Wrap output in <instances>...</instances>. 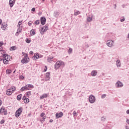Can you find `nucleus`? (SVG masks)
I'll return each instance as SVG.
<instances>
[{
  "label": "nucleus",
  "instance_id": "obj_1",
  "mask_svg": "<svg viewBox=\"0 0 129 129\" xmlns=\"http://www.w3.org/2000/svg\"><path fill=\"white\" fill-rule=\"evenodd\" d=\"M3 63L5 65H8L9 64V62L10 61V60H11V56L10 55L4 54L3 55Z\"/></svg>",
  "mask_w": 129,
  "mask_h": 129
},
{
  "label": "nucleus",
  "instance_id": "obj_2",
  "mask_svg": "<svg viewBox=\"0 0 129 129\" xmlns=\"http://www.w3.org/2000/svg\"><path fill=\"white\" fill-rule=\"evenodd\" d=\"M22 54L24 55V57H23L21 60L22 63H23V64L28 63L30 61V58H29V56H28V54L24 52H22Z\"/></svg>",
  "mask_w": 129,
  "mask_h": 129
},
{
  "label": "nucleus",
  "instance_id": "obj_3",
  "mask_svg": "<svg viewBox=\"0 0 129 129\" xmlns=\"http://www.w3.org/2000/svg\"><path fill=\"white\" fill-rule=\"evenodd\" d=\"M65 64L64 63V62L62 61H57L55 64H54V68L55 70H57V69H59L61 66H64Z\"/></svg>",
  "mask_w": 129,
  "mask_h": 129
},
{
  "label": "nucleus",
  "instance_id": "obj_4",
  "mask_svg": "<svg viewBox=\"0 0 129 129\" xmlns=\"http://www.w3.org/2000/svg\"><path fill=\"white\" fill-rule=\"evenodd\" d=\"M15 91H16V87H11L10 89L7 90L6 94L8 96L12 95Z\"/></svg>",
  "mask_w": 129,
  "mask_h": 129
},
{
  "label": "nucleus",
  "instance_id": "obj_5",
  "mask_svg": "<svg viewBox=\"0 0 129 129\" xmlns=\"http://www.w3.org/2000/svg\"><path fill=\"white\" fill-rule=\"evenodd\" d=\"M31 88H34V86L31 84L26 85L25 86L21 88V91H26V90H30Z\"/></svg>",
  "mask_w": 129,
  "mask_h": 129
},
{
  "label": "nucleus",
  "instance_id": "obj_6",
  "mask_svg": "<svg viewBox=\"0 0 129 129\" xmlns=\"http://www.w3.org/2000/svg\"><path fill=\"white\" fill-rule=\"evenodd\" d=\"M48 25H45L44 26L42 27L40 30V33L41 35H44V33L48 30Z\"/></svg>",
  "mask_w": 129,
  "mask_h": 129
},
{
  "label": "nucleus",
  "instance_id": "obj_7",
  "mask_svg": "<svg viewBox=\"0 0 129 129\" xmlns=\"http://www.w3.org/2000/svg\"><path fill=\"white\" fill-rule=\"evenodd\" d=\"M23 112V108L20 107L19 108L16 112L15 116L16 117H19L21 115V114Z\"/></svg>",
  "mask_w": 129,
  "mask_h": 129
},
{
  "label": "nucleus",
  "instance_id": "obj_8",
  "mask_svg": "<svg viewBox=\"0 0 129 129\" xmlns=\"http://www.w3.org/2000/svg\"><path fill=\"white\" fill-rule=\"evenodd\" d=\"M0 113L1 114H2V115H7V114H8V112L5 107H2L0 109Z\"/></svg>",
  "mask_w": 129,
  "mask_h": 129
},
{
  "label": "nucleus",
  "instance_id": "obj_9",
  "mask_svg": "<svg viewBox=\"0 0 129 129\" xmlns=\"http://www.w3.org/2000/svg\"><path fill=\"white\" fill-rule=\"evenodd\" d=\"M106 44L108 47L111 48V47H113L114 46L113 44H114V41L112 40H108L107 41Z\"/></svg>",
  "mask_w": 129,
  "mask_h": 129
},
{
  "label": "nucleus",
  "instance_id": "obj_10",
  "mask_svg": "<svg viewBox=\"0 0 129 129\" xmlns=\"http://www.w3.org/2000/svg\"><path fill=\"white\" fill-rule=\"evenodd\" d=\"M115 86L117 88H120L123 86V84L119 81H118L116 84Z\"/></svg>",
  "mask_w": 129,
  "mask_h": 129
},
{
  "label": "nucleus",
  "instance_id": "obj_11",
  "mask_svg": "<svg viewBox=\"0 0 129 129\" xmlns=\"http://www.w3.org/2000/svg\"><path fill=\"white\" fill-rule=\"evenodd\" d=\"M89 101L90 103H94V102H95V97L93 95L90 96L89 97Z\"/></svg>",
  "mask_w": 129,
  "mask_h": 129
},
{
  "label": "nucleus",
  "instance_id": "obj_12",
  "mask_svg": "<svg viewBox=\"0 0 129 129\" xmlns=\"http://www.w3.org/2000/svg\"><path fill=\"white\" fill-rule=\"evenodd\" d=\"M1 28L2 30H3L4 31H6V29L8 28V24H7L6 23H3Z\"/></svg>",
  "mask_w": 129,
  "mask_h": 129
},
{
  "label": "nucleus",
  "instance_id": "obj_13",
  "mask_svg": "<svg viewBox=\"0 0 129 129\" xmlns=\"http://www.w3.org/2000/svg\"><path fill=\"white\" fill-rule=\"evenodd\" d=\"M23 100L24 101V103H29L30 102V99L29 98H27L25 96L23 97L22 98Z\"/></svg>",
  "mask_w": 129,
  "mask_h": 129
},
{
  "label": "nucleus",
  "instance_id": "obj_14",
  "mask_svg": "<svg viewBox=\"0 0 129 129\" xmlns=\"http://www.w3.org/2000/svg\"><path fill=\"white\" fill-rule=\"evenodd\" d=\"M63 112H60L59 113H56L55 116L56 118H59L60 117H62L63 116Z\"/></svg>",
  "mask_w": 129,
  "mask_h": 129
},
{
  "label": "nucleus",
  "instance_id": "obj_15",
  "mask_svg": "<svg viewBox=\"0 0 129 129\" xmlns=\"http://www.w3.org/2000/svg\"><path fill=\"white\" fill-rule=\"evenodd\" d=\"M41 57L42 56H40V55H39V53H35L33 56V60H37V59H39V58H41Z\"/></svg>",
  "mask_w": 129,
  "mask_h": 129
},
{
  "label": "nucleus",
  "instance_id": "obj_16",
  "mask_svg": "<svg viewBox=\"0 0 129 129\" xmlns=\"http://www.w3.org/2000/svg\"><path fill=\"white\" fill-rule=\"evenodd\" d=\"M22 27H18L17 32L15 33L16 36H19L20 33L22 32Z\"/></svg>",
  "mask_w": 129,
  "mask_h": 129
},
{
  "label": "nucleus",
  "instance_id": "obj_17",
  "mask_svg": "<svg viewBox=\"0 0 129 129\" xmlns=\"http://www.w3.org/2000/svg\"><path fill=\"white\" fill-rule=\"evenodd\" d=\"M50 80V73L47 72L46 73L45 81Z\"/></svg>",
  "mask_w": 129,
  "mask_h": 129
},
{
  "label": "nucleus",
  "instance_id": "obj_18",
  "mask_svg": "<svg viewBox=\"0 0 129 129\" xmlns=\"http://www.w3.org/2000/svg\"><path fill=\"white\" fill-rule=\"evenodd\" d=\"M46 23V18L44 17L41 18V25H44Z\"/></svg>",
  "mask_w": 129,
  "mask_h": 129
},
{
  "label": "nucleus",
  "instance_id": "obj_19",
  "mask_svg": "<svg viewBox=\"0 0 129 129\" xmlns=\"http://www.w3.org/2000/svg\"><path fill=\"white\" fill-rule=\"evenodd\" d=\"M9 5L11 8L13 7L14 5H15V0H10Z\"/></svg>",
  "mask_w": 129,
  "mask_h": 129
},
{
  "label": "nucleus",
  "instance_id": "obj_20",
  "mask_svg": "<svg viewBox=\"0 0 129 129\" xmlns=\"http://www.w3.org/2000/svg\"><path fill=\"white\" fill-rule=\"evenodd\" d=\"M116 66L118 68H120L121 67V63H120V60L119 59H117L116 61Z\"/></svg>",
  "mask_w": 129,
  "mask_h": 129
},
{
  "label": "nucleus",
  "instance_id": "obj_21",
  "mask_svg": "<svg viewBox=\"0 0 129 129\" xmlns=\"http://www.w3.org/2000/svg\"><path fill=\"white\" fill-rule=\"evenodd\" d=\"M46 97H48V94H44L40 97V99H44V98H46Z\"/></svg>",
  "mask_w": 129,
  "mask_h": 129
},
{
  "label": "nucleus",
  "instance_id": "obj_22",
  "mask_svg": "<svg viewBox=\"0 0 129 129\" xmlns=\"http://www.w3.org/2000/svg\"><path fill=\"white\" fill-rule=\"evenodd\" d=\"M46 118V116L42 117V118H41L40 119V121L42 123H43V122H44V121H45Z\"/></svg>",
  "mask_w": 129,
  "mask_h": 129
},
{
  "label": "nucleus",
  "instance_id": "obj_23",
  "mask_svg": "<svg viewBox=\"0 0 129 129\" xmlns=\"http://www.w3.org/2000/svg\"><path fill=\"white\" fill-rule=\"evenodd\" d=\"M87 22H91V21H92V16H89L87 18Z\"/></svg>",
  "mask_w": 129,
  "mask_h": 129
},
{
  "label": "nucleus",
  "instance_id": "obj_24",
  "mask_svg": "<svg viewBox=\"0 0 129 129\" xmlns=\"http://www.w3.org/2000/svg\"><path fill=\"white\" fill-rule=\"evenodd\" d=\"M22 24H23V21H20L17 25L18 28L21 27V25H22Z\"/></svg>",
  "mask_w": 129,
  "mask_h": 129
},
{
  "label": "nucleus",
  "instance_id": "obj_25",
  "mask_svg": "<svg viewBox=\"0 0 129 129\" xmlns=\"http://www.w3.org/2000/svg\"><path fill=\"white\" fill-rule=\"evenodd\" d=\"M0 52H2V54H5L6 53V51L3 50V47L2 46H0Z\"/></svg>",
  "mask_w": 129,
  "mask_h": 129
},
{
  "label": "nucleus",
  "instance_id": "obj_26",
  "mask_svg": "<svg viewBox=\"0 0 129 129\" xmlns=\"http://www.w3.org/2000/svg\"><path fill=\"white\" fill-rule=\"evenodd\" d=\"M30 34L32 36H34V35H35V30H34V29L31 30L30 31Z\"/></svg>",
  "mask_w": 129,
  "mask_h": 129
},
{
  "label": "nucleus",
  "instance_id": "obj_27",
  "mask_svg": "<svg viewBox=\"0 0 129 129\" xmlns=\"http://www.w3.org/2000/svg\"><path fill=\"white\" fill-rule=\"evenodd\" d=\"M17 100H21V99H22V94H20V95H18L17 96Z\"/></svg>",
  "mask_w": 129,
  "mask_h": 129
},
{
  "label": "nucleus",
  "instance_id": "obj_28",
  "mask_svg": "<svg viewBox=\"0 0 129 129\" xmlns=\"http://www.w3.org/2000/svg\"><path fill=\"white\" fill-rule=\"evenodd\" d=\"M26 96H27V97L31 96V91H28V92H26Z\"/></svg>",
  "mask_w": 129,
  "mask_h": 129
},
{
  "label": "nucleus",
  "instance_id": "obj_29",
  "mask_svg": "<svg viewBox=\"0 0 129 129\" xmlns=\"http://www.w3.org/2000/svg\"><path fill=\"white\" fill-rule=\"evenodd\" d=\"M96 74H97V73L96 72V71H94L92 72V76H95L96 75Z\"/></svg>",
  "mask_w": 129,
  "mask_h": 129
},
{
  "label": "nucleus",
  "instance_id": "obj_30",
  "mask_svg": "<svg viewBox=\"0 0 129 129\" xmlns=\"http://www.w3.org/2000/svg\"><path fill=\"white\" fill-rule=\"evenodd\" d=\"M10 73H12V70H6V74H10Z\"/></svg>",
  "mask_w": 129,
  "mask_h": 129
},
{
  "label": "nucleus",
  "instance_id": "obj_31",
  "mask_svg": "<svg viewBox=\"0 0 129 129\" xmlns=\"http://www.w3.org/2000/svg\"><path fill=\"white\" fill-rule=\"evenodd\" d=\"M26 42L28 43H31V39L27 38L26 40Z\"/></svg>",
  "mask_w": 129,
  "mask_h": 129
},
{
  "label": "nucleus",
  "instance_id": "obj_32",
  "mask_svg": "<svg viewBox=\"0 0 129 129\" xmlns=\"http://www.w3.org/2000/svg\"><path fill=\"white\" fill-rule=\"evenodd\" d=\"M35 25H39V24H40V20H36L35 22H34Z\"/></svg>",
  "mask_w": 129,
  "mask_h": 129
},
{
  "label": "nucleus",
  "instance_id": "obj_33",
  "mask_svg": "<svg viewBox=\"0 0 129 129\" xmlns=\"http://www.w3.org/2000/svg\"><path fill=\"white\" fill-rule=\"evenodd\" d=\"M106 97V94H104L101 95V98L103 99V98H105Z\"/></svg>",
  "mask_w": 129,
  "mask_h": 129
},
{
  "label": "nucleus",
  "instance_id": "obj_34",
  "mask_svg": "<svg viewBox=\"0 0 129 129\" xmlns=\"http://www.w3.org/2000/svg\"><path fill=\"white\" fill-rule=\"evenodd\" d=\"M72 51H73L72 48H70L68 51V53L69 54H71V53H72Z\"/></svg>",
  "mask_w": 129,
  "mask_h": 129
},
{
  "label": "nucleus",
  "instance_id": "obj_35",
  "mask_svg": "<svg viewBox=\"0 0 129 129\" xmlns=\"http://www.w3.org/2000/svg\"><path fill=\"white\" fill-rule=\"evenodd\" d=\"M106 119V118H105V117L103 116L101 117V120L102 121H105V120Z\"/></svg>",
  "mask_w": 129,
  "mask_h": 129
},
{
  "label": "nucleus",
  "instance_id": "obj_36",
  "mask_svg": "<svg viewBox=\"0 0 129 129\" xmlns=\"http://www.w3.org/2000/svg\"><path fill=\"white\" fill-rule=\"evenodd\" d=\"M80 14V12L79 11H77L74 13L75 16H78V15H79Z\"/></svg>",
  "mask_w": 129,
  "mask_h": 129
},
{
  "label": "nucleus",
  "instance_id": "obj_37",
  "mask_svg": "<svg viewBox=\"0 0 129 129\" xmlns=\"http://www.w3.org/2000/svg\"><path fill=\"white\" fill-rule=\"evenodd\" d=\"M32 24H33V22H32V21H29L28 22V26H29V27H31V26H32Z\"/></svg>",
  "mask_w": 129,
  "mask_h": 129
},
{
  "label": "nucleus",
  "instance_id": "obj_38",
  "mask_svg": "<svg viewBox=\"0 0 129 129\" xmlns=\"http://www.w3.org/2000/svg\"><path fill=\"white\" fill-rule=\"evenodd\" d=\"M15 46H12L11 48H10V51H14V50H15Z\"/></svg>",
  "mask_w": 129,
  "mask_h": 129
},
{
  "label": "nucleus",
  "instance_id": "obj_39",
  "mask_svg": "<svg viewBox=\"0 0 129 129\" xmlns=\"http://www.w3.org/2000/svg\"><path fill=\"white\" fill-rule=\"evenodd\" d=\"M45 116V113L43 112V113H41V114H40V116L41 117H43V116Z\"/></svg>",
  "mask_w": 129,
  "mask_h": 129
},
{
  "label": "nucleus",
  "instance_id": "obj_40",
  "mask_svg": "<svg viewBox=\"0 0 129 129\" xmlns=\"http://www.w3.org/2000/svg\"><path fill=\"white\" fill-rule=\"evenodd\" d=\"M73 114H74V116H77V113H76V111H74L73 112Z\"/></svg>",
  "mask_w": 129,
  "mask_h": 129
},
{
  "label": "nucleus",
  "instance_id": "obj_41",
  "mask_svg": "<svg viewBox=\"0 0 129 129\" xmlns=\"http://www.w3.org/2000/svg\"><path fill=\"white\" fill-rule=\"evenodd\" d=\"M120 21L121 23H122V22H124V21H125V19L124 18V17H123L122 19H120Z\"/></svg>",
  "mask_w": 129,
  "mask_h": 129
},
{
  "label": "nucleus",
  "instance_id": "obj_42",
  "mask_svg": "<svg viewBox=\"0 0 129 129\" xmlns=\"http://www.w3.org/2000/svg\"><path fill=\"white\" fill-rule=\"evenodd\" d=\"M3 123H5V120H2L1 121V124H3Z\"/></svg>",
  "mask_w": 129,
  "mask_h": 129
},
{
  "label": "nucleus",
  "instance_id": "obj_43",
  "mask_svg": "<svg viewBox=\"0 0 129 129\" xmlns=\"http://www.w3.org/2000/svg\"><path fill=\"white\" fill-rule=\"evenodd\" d=\"M4 45V42L3 41L0 42V47H2Z\"/></svg>",
  "mask_w": 129,
  "mask_h": 129
},
{
  "label": "nucleus",
  "instance_id": "obj_44",
  "mask_svg": "<svg viewBox=\"0 0 129 129\" xmlns=\"http://www.w3.org/2000/svg\"><path fill=\"white\" fill-rule=\"evenodd\" d=\"M47 66L45 67V68L44 69V72H46V71H47Z\"/></svg>",
  "mask_w": 129,
  "mask_h": 129
},
{
  "label": "nucleus",
  "instance_id": "obj_45",
  "mask_svg": "<svg viewBox=\"0 0 129 129\" xmlns=\"http://www.w3.org/2000/svg\"><path fill=\"white\" fill-rule=\"evenodd\" d=\"M29 53L30 54V55H33V54H34V52L32 51H30Z\"/></svg>",
  "mask_w": 129,
  "mask_h": 129
},
{
  "label": "nucleus",
  "instance_id": "obj_46",
  "mask_svg": "<svg viewBox=\"0 0 129 129\" xmlns=\"http://www.w3.org/2000/svg\"><path fill=\"white\" fill-rule=\"evenodd\" d=\"M31 11L32 12H35L36 11V10L35 9V8H33L32 9Z\"/></svg>",
  "mask_w": 129,
  "mask_h": 129
},
{
  "label": "nucleus",
  "instance_id": "obj_47",
  "mask_svg": "<svg viewBox=\"0 0 129 129\" xmlns=\"http://www.w3.org/2000/svg\"><path fill=\"white\" fill-rule=\"evenodd\" d=\"M47 61H48V62H51V58H47Z\"/></svg>",
  "mask_w": 129,
  "mask_h": 129
},
{
  "label": "nucleus",
  "instance_id": "obj_48",
  "mask_svg": "<svg viewBox=\"0 0 129 129\" xmlns=\"http://www.w3.org/2000/svg\"><path fill=\"white\" fill-rule=\"evenodd\" d=\"M126 122L127 123V124H129V119H126Z\"/></svg>",
  "mask_w": 129,
  "mask_h": 129
},
{
  "label": "nucleus",
  "instance_id": "obj_49",
  "mask_svg": "<svg viewBox=\"0 0 129 129\" xmlns=\"http://www.w3.org/2000/svg\"><path fill=\"white\" fill-rule=\"evenodd\" d=\"M20 78H21V79H24V77L23 76H20Z\"/></svg>",
  "mask_w": 129,
  "mask_h": 129
},
{
  "label": "nucleus",
  "instance_id": "obj_50",
  "mask_svg": "<svg viewBox=\"0 0 129 129\" xmlns=\"http://www.w3.org/2000/svg\"><path fill=\"white\" fill-rule=\"evenodd\" d=\"M2 23H3V20H2L1 19H0V25H2Z\"/></svg>",
  "mask_w": 129,
  "mask_h": 129
},
{
  "label": "nucleus",
  "instance_id": "obj_51",
  "mask_svg": "<svg viewBox=\"0 0 129 129\" xmlns=\"http://www.w3.org/2000/svg\"><path fill=\"white\" fill-rule=\"evenodd\" d=\"M126 113H127V114H129V110H126Z\"/></svg>",
  "mask_w": 129,
  "mask_h": 129
},
{
  "label": "nucleus",
  "instance_id": "obj_52",
  "mask_svg": "<svg viewBox=\"0 0 129 129\" xmlns=\"http://www.w3.org/2000/svg\"><path fill=\"white\" fill-rule=\"evenodd\" d=\"M3 102H2V100L0 99V106L2 105Z\"/></svg>",
  "mask_w": 129,
  "mask_h": 129
},
{
  "label": "nucleus",
  "instance_id": "obj_53",
  "mask_svg": "<svg viewBox=\"0 0 129 129\" xmlns=\"http://www.w3.org/2000/svg\"><path fill=\"white\" fill-rule=\"evenodd\" d=\"M125 129H129V126H125Z\"/></svg>",
  "mask_w": 129,
  "mask_h": 129
},
{
  "label": "nucleus",
  "instance_id": "obj_54",
  "mask_svg": "<svg viewBox=\"0 0 129 129\" xmlns=\"http://www.w3.org/2000/svg\"><path fill=\"white\" fill-rule=\"evenodd\" d=\"M0 61H4V58H0Z\"/></svg>",
  "mask_w": 129,
  "mask_h": 129
},
{
  "label": "nucleus",
  "instance_id": "obj_55",
  "mask_svg": "<svg viewBox=\"0 0 129 129\" xmlns=\"http://www.w3.org/2000/svg\"><path fill=\"white\" fill-rule=\"evenodd\" d=\"M49 122H53V120H52V119H50V120H49Z\"/></svg>",
  "mask_w": 129,
  "mask_h": 129
},
{
  "label": "nucleus",
  "instance_id": "obj_56",
  "mask_svg": "<svg viewBox=\"0 0 129 129\" xmlns=\"http://www.w3.org/2000/svg\"><path fill=\"white\" fill-rule=\"evenodd\" d=\"M114 9H116V5H115V7H114Z\"/></svg>",
  "mask_w": 129,
  "mask_h": 129
},
{
  "label": "nucleus",
  "instance_id": "obj_57",
  "mask_svg": "<svg viewBox=\"0 0 129 129\" xmlns=\"http://www.w3.org/2000/svg\"><path fill=\"white\" fill-rule=\"evenodd\" d=\"M44 2H45V0H42V3H44Z\"/></svg>",
  "mask_w": 129,
  "mask_h": 129
},
{
  "label": "nucleus",
  "instance_id": "obj_58",
  "mask_svg": "<svg viewBox=\"0 0 129 129\" xmlns=\"http://www.w3.org/2000/svg\"><path fill=\"white\" fill-rule=\"evenodd\" d=\"M15 72H16V71H15L13 72V73H15Z\"/></svg>",
  "mask_w": 129,
  "mask_h": 129
},
{
  "label": "nucleus",
  "instance_id": "obj_59",
  "mask_svg": "<svg viewBox=\"0 0 129 129\" xmlns=\"http://www.w3.org/2000/svg\"><path fill=\"white\" fill-rule=\"evenodd\" d=\"M102 75H104V74H102Z\"/></svg>",
  "mask_w": 129,
  "mask_h": 129
}]
</instances>
